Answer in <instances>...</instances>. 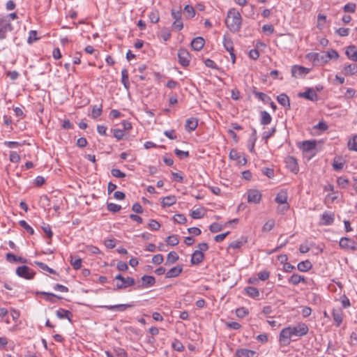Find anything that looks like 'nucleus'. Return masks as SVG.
Wrapping results in <instances>:
<instances>
[{"mask_svg":"<svg viewBox=\"0 0 357 357\" xmlns=\"http://www.w3.org/2000/svg\"><path fill=\"white\" fill-rule=\"evenodd\" d=\"M308 331L307 326L304 323L298 324L294 327H286L280 331L279 341L284 346L289 345L291 337L303 336L308 333Z\"/></svg>","mask_w":357,"mask_h":357,"instance_id":"nucleus-1","label":"nucleus"},{"mask_svg":"<svg viewBox=\"0 0 357 357\" xmlns=\"http://www.w3.org/2000/svg\"><path fill=\"white\" fill-rule=\"evenodd\" d=\"M225 23L227 28L231 32L238 31L242 23V18L239 12L236 11L234 9L229 10L227 13Z\"/></svg>","mask_w":357,"mask_h":357,"instance_id":"nucleus-2","label":"nucleus"},{"mask_svg":"<svg viewBox=\"0 0 357 357\" xmlns=\"http://www.w3.org/2000/svg\"><path fill=\"white\" fill-rule=\"evenodd\" d=\"M13 26L10 20L7 18H0V39L3 40L7 37V33L12 31Z\"/></svg>","mask_w":357,"mask_h":357,"instance_id":"nucleus-3","label":"nucleus"},{"mask_svg":"<svg viewBox=\"0 0 357 357\" xmlns=\"http://www.w3.org/2000/svg\"><path fill=\"white\" fill-rule=\"evenodd\" d=\"M311 56L313 58L314 61L319 60L320 57L321 60L324 61V62H327L328 60L331 59H337L339 57V54L336 50H331L321 56L317 53H314L312 54Z\"/></svg>","mask_w":357,"mask_h":357,"instance_id":"nucleus-4","label":"nucleus"},{"mask_svg":"<svg viewBox=\"0 0 357 357\" xmlns=\"http://www.w3.org/2000/svg\"><path fill=\"white\" fill-rule=\"evenodd\" d=\"M340 247L344 250L355 251L357 250L356 242L349 238L342 237L340 240Z\"/></svg>","mask_w":357,"mask_h":357,"instance_id":"nucleus-5","label":"nucleus"},{"mask_svg":"<svg viewBox=\"0 0 357 357\" xmlns=\"http://www.w3.org/2000/svg\"><path fill=\"white\" fill-rule=\"evenodd\" d=\"M16 274L21 278L30 280L33 278L35 273L29 267L24 265L16 269Z\"/></svg>","mask_w":357,"mask_h":357,"instance_id":"nucleus-6","label":"nucleus"},{"mask_svg":"<svg viewBox=\"0 0 357 357\" xmlns=\"http://www.w3.org/2000/svg\"><path fill=\"white\" fill-rule=\"evenodd\" d=\"M178 62L183 66H188L190 61V55L185 49H180L178 51Z\"/></svg>","mask_w":357,"mask_h":357,"instance_id":"nucleus-7","label":"nucleus"},{"mask_svg":"<svg viewBox=\"0 0 357 357\" xmlns=\"http://www.w3.org/2000/svg\"><path fill=\"white\" fill-rule=\"evenodd\" d=\"M285 164L287 169H289L291 172L294 174H297L299 168L297 160L293 156H287L285 158Z\"/></svg>","mask_w":357,"mask_h":357,"instance_id":"nucleus-8","label":"nucleus"},{"mask_svg":"<svg viewBox=\"0 0 357 357\" xmlns=\"http://www.w3.org/2000/svg\"><path fill=\"white\" fill-rule=\"evenodd\" d=\"M317 145V141L316 140H307L303 141L302 142H299L298 144V147L303 151V152H310L312 150H314Z\"/></svg>","mask_w":357,"mask_h":357,"instance_id":"nucleus-9","label":"nucleus"},{"mask_svg":"<svg viewBox=\"0 0 357 357\" xmlns=\"http://www.w3.org/2000/svg\"><path fill=\"white\" fill-rule=\"evenodd\" d=\"M310 70L301 66H294L291 68V75L294 77H299L307 75Z\"/></svg>","mask_w":357,"mask_h":357,"instance_id":"nucleus-10","label":"nucleus"},{"mask_svg":"<svg viewBox=\"0 0 357 357\" xmlns=\"http://www.w3.org/2000/svg\"><path fill=\"white\" fill-rule=\"evenodd\" d=\"M261 199V194L257 190H250L248 191V202L258 204Z\"/></svg>","mask_w":357,"mask_h":357,"instance_id":"nucleus-11","label":"nucleus"},{"mask_svg":"<svg viewBox=\"0 0 357 357\" xmlns=\"http://www.w3.org/2000/svg\"><path fill=\"white\" fill-rule=\"evenodd\" d=\"M135 281L134 278H132L131 277H127V278H123V280H121V282H117L116 286L117 289H126L128 287L132 286L135 284Z\"/></svg>","mask_w":357,"mask_h":357,"instance_id":"nucleus-12","label":"nucleus"},{"mask_svg":"<svg viewBox=\"0 0 357 357\" xmlns=\"http://www.w3.org/2000/svg\"><path fill=\"white\" fill-rule=\"evenodd\" d=\"M133 306V304H118L114 305H104L102 306V307L108 310H117L120 312H123L126 310L128 308H131Z\"/></svg>","mask_w":357,"mask_h":357,"instance_id":"nucleus-13","label":"nucleus"},{"mask_svg":"<svg viewBox=\"0 0 357 357\" xmlns=\"http://www.w3.org/2000/svg\"><path fill=\"white\" fill-rule=\"evenodd\" d=\"M205 43V40L202 37H196L191 42V47L195 51L201 50Z\"/></svg>","mask_w":357,"mask_h":357,"instance_id":"nucleus-14","label":"nucleus"},{"mask_svg":"<svg viewBox=\"0 0 357 357\" xmlns=\"http://www.w3.org/2000/svg\"><path fill=\"white\" fill-rule=\"evenodd\" d=\"M236 357H255L256 351L247 349H239L236 351Z\"/></svg>","mask_w":357,"mask_h":357,"instance_id":"nucleus-15","label":"nucleus"},{"mask_svg":"<svg viewBox=\"0 0 357 357\" xmlns=\"http://www.w3.org/2000/svg\"><path fill=\"white\" fill-rule=\"evenodd\" d=\"M299 96L312 101L317 99V94L312 89H307L305 92L300 93Z\"/></svg>","mask_w":357,"mask_h":357,"instance_id":"nucleus-16","label":"nucleus"},{"mask_svg":"<svg viewBox=\"0 0 357 357\" xmlns=\"http://www.w3.org/2000/svg\"><path fill=\"white\" fill-rule=\"evenodd\" d=\"M335 216L333 213L325 212L321 216V224L324 225H331L333 223Z\"/></svg>","mask_w":357,"mask_h":357,"instance_id":"nucleus-17","label":"nucleus"},{"mask_svg":"<svg viewBox=\"0 0 357 357\" xmlns=\"http://www.w3.org/2000/svg\"><path fill=\"white\" fill-rule=\"evenodd\" d=\"M204 258V255L202 252L199 250H195L191 257V263L197 265L201 263Z\"/></svg>","mask_w":357,"mask_h":357,"instance_id":"nucleus-18","label":"nucleus"},{"mask_svg":"<svg viewBox=\"0 0 357 357\" xmlns=\"http://www.w3.org/2000/svg\"><path fill=\"white\" fill-rule=\"evenodd\" d=\"M348 58L354 61H357V48L355 45L349 46L345 52Z\"/></svg>","mask_w":357,"mask_h":357,"instance_id":"nucleus-19","label":"nucleus"},{"mask_svg":"<svg viewBox=\"0 0 357 357\" xmlns=\"http://www.w3.org/2000/svg\"><path fill=\"white\" fill-rule=\"evenodd\" d=\"M56 316L59 319H67L70 322H71V318L73 317V314L70 311L60 308L56 312Z\"/></svg>","mask_w":357,"mask_h":357,"instance_id":"nucleus-20","label":"nucleus"},{"mask_svg":"<svg viewBox=\"0 0 357 357\" xmlns=\"http://www.w3.org/2000/svg\"><path fill=\"white\" fill-rule=\"evenodd\" d=\"M287 199H288V195H287V190H282L278 193L275 200L278 204H288Z\"/></svg>","mask_w":357,"mask_h":357,"instance_id":"nucleus-21","label":"nucleus"},{"mask_svg":"<svg viewBox=\"0 0 357 357\" xmlns=\"http://www.w3.org/2000/svg\"><path fill=\"white\" fill-rule=\"evenodd\" d=\"M37 294L44 295L45 296V300L47 301L54 303L56 302V299H62L63 298L60 296L56 295L53 293H49L45 291H38Z\"/></svg>","mask_w":357,"mask_h":357,"instance_id":"nucleus-22","label":"nucleus"},{"mask_svg":"<svg viewBox=\"0 0 357 357\" xmlns=\"http://www.w3.org/2000/svg\"><path fill=\"white\" fill-rule=\"evenodd\" d=\"M183 268L181 266H176L169 269L166 273V278H172L177 277L182 272Z\"/></svg>","mask_w":357,"mask_h":357,"instance_id":"nucleus-23","label":"nucleus"},{"mask_svg":"<svg viewBox=\"0 0 357 357\" xmlns=\"http://www.w3.org/2000/svg\"><path fill=\"white\" fill-rule=\"evenodd\" d=\"M198 126L197 120L195 118H190L186 120L185 125V130L188 132H192L196 129Z\"/></svg>","mask_w":357,"mask_h":357,"instance_id":"nucleus-24","label":"nucleus"},{"mask_svg":"<svg viewBox=\"0 0 357 357\" xmlns=\"http://www.w3.org/2000/svg\"><path fill=\"white\" fill-rule=\"evenodd\" d=\"M278 102L287 109L290 108L289 98L285 93H281L277 97Z\"/></svg>","mask_w":357,"mask_h":357,"instance_id":"nucleus-25","label":"nucleus"},{"mask_svg":"<svg viewBox=\"0 0 357 357\" xmlns=\"http://www.w3.org/2000/svg\"><path fill=\"white\" fill-rule=\"evenodd\" d=\"M142 287H150L155 284V279L153 276L151 275H144L142 278Z\"/></svg>","mask_w":357,"mask_h":357,"instance_id":"nucleus-26","label":"nucleus"},{"mask_svg":"<svg viewBox=\"0 0 357 357\" xmlns=\"http://www.w3.org/2000/svg\"><path fill=\"white\" fill-rule=\"evenodd\" d=\"M178 258H179V257L176 252L172 251V252H169L167 255V257L165 265L170 266V265L174 264L175 262H176L178 261Z\"/></svg>","mask_w":357,"mask_h":357,"instance_id":"nucleus-27","label":"nucleus"},{"mask_svg":"<svg viewBox=\"0 0 357 357\" xmlns=\"http://www.w3.org/2000/svg\"><path fill=\"white\" fill-rule=\"evenodd\" d=\"M343 71L346 75H353L357 73V64L351 63L347 65L344 67Z\"/></svg>","mask_w":357,"mask_h":357,"instance_id":"nucleus-28","label":"nucleus"},{"mask_svg":"<svg viewBox=\"0 0 357 357\" xmlns=\"http://www.w3.org/2000/svg\"><path fill=\"white\" fill-rule=\"evenodd\" d=\"M297 268L300 271L306 272L312 268V264L309 260H305L299 262Z\"/></svg>","mask_w":357,"mask_h":357,"instance_id":"nucleus-29","label":"nucleus"},{"mask_svg":"<svg viewBox=\"0 0 357 357\" xmlns=\"http://www.w3.org/2000/svg\"><path fill=\"white\" fill-rule=\"evenodd\" d=\"M342 312L340 310H333V318L337 327L340 326L342 322Z\"/></svg>","mask_w":357,"mask_h":357,"instance_id":"nucleus-30","label":"nucleus"},{"mask_svg":"<svg viewBox=\"0 0 357 357\" xmlns=\"http://www.w3.org/2000/svg\"><path fill=\"white\" fill-rule=\"evenodd\" d=\"M6 259L11 263L14 262H21L25 263L26 261L21 257H18L13 253H7L6 254Z\"/></svg>","mask_w":357,"mask_h":357,"instance_id":"nucleus-31","label":"nucleus"},{"mask_svg":"<svg viewBox=\"0 0 357 357\" xmlns=\"http://www.w3.org/2000/svg\"><path fill=\"white\" fill-rule=\"evenodd\" d=\"M176 202V199L175 196H167L163 198L162 202V206L163 207L165 206H171Z\"/></svg>","mask_w":357,"mask_h":357,"instance_id":"nucleus-32","label":"nucleus"},{"mask_svg":"<svg viewBox=\"0 0 357 357\" xmlns=\"http://www.w3.org/2000/svg\"><path fill=\"white\" fill-rule=\"evenodd\" d=\"M245 291L246 294L252 298H256L259 296V291L258 289L255 287H247L245 289Z\"/></svg>","mask_w":357,"mask_h":357,"instance_id":"nucleus-33","label":"nucleus"},{"mask_svg":"<svg viewBox=\"0 0 357 357\" xmlns=\"http://www.w3.org/2000/svg\"><path fill=\"white\" fill-rule=\"evenodd\" d=\"M4 144L8 146L10 149H15L17 148L19 146H23L24 144L29 145V143H26V141H22V142H11V141H6L4 142Z\"/></svg>","mask_w":357,"mask_h":357,"instance_id":"nucleus-34","label":"nucleus"},{"mask_svg":"<svg viewBox=\"0 0 357 357\" xmlns=\"http://www.w3.org/2000/svg\"><path fill=\"white\" fill-rule=\"evenodd\" d=\"M344 165V161L340 158H335L333 160V167L335 170H341Z\"/></svg>","mask_w":357,"mask_h":357,"instance_id":"nucleus-35","label":"nucleus"},{"mask_svg":"<svg viewBox=\"0 0 357 357\" xmlns=\"http://www.w3.org/2000/svg\"><path fill=\"white\" fill-rule=\"evenodd\" d=\"M271 116L266 111L261 112V123L264 125H268L271 121Z\"/></svg>","mask_w":357,"mask_h":357,"instance_id":"nucleus-36","label":"nucleus"},{"mask_svg":"<svg viewBox=\"0 0 357 357\" xmlns=\"http://www.w3.org/2000/svg\"><path fill=\"white\" fill-rule=\"evenodd\" d=\"M205 211L203 208H197L191 212L190 215L193 219H199L204 216Z\"/></svg>","mask_w":357,"mask_h":357,"instance_id":"nucleus-37","label":"nucleus"},{"mask_svg":"<svg viewBox=\"0 0 357 357\" xmlns=\"http://www.w3.org/2000/svg\"><path fill=\"white\" fill-rule=\"evenodd\" d=\"M223 45L226 50L229 52L234 51L233 42L231 38L224 36Z\"/></svg>","mask_w":357,"mask_h":357,"instance_id":"nucleus-38","label":"nucleus"},{"mask_svg":"<svg viewBox=\"0 0 357 357\" xmlns=\"http://www.w3.org/2000/svg\"><path fill=\"white\" fill-rule=\"evenodd\" d=\"M121 82L126 89L129 88L128 73L126 69H123L121 71Z\"/></svg>","mask_w":357,"mask_h":357,"instance_id":"nucleus-39","label":"nucleus"},{"mask_svg":"<svg viewBox=\"0 0 357 357\" xmlns=\"http://www.w3.org/2000/svg\"><path fill=\"white\" fill-rule=\"evenodd\" d=\"M348 149L351 151H357V135H353L348 141Z\"/></svg>","mask_w":357,"mask_h":357,"instance_id":"nucleus-40","label":"nucleus"},{"mask_svg":"<svg viewBox=\"0 0 357 357\" xmlns=\"http://www.w3.org/2000/svg\"><path fill=\"white\" fill-rule=\"evenodd\" d=\"M184 13L187 18H192L195 15V10L192 6L186 5L184 7Z\"/></svg>","mask_w":357,"mask_h":357,"instance_id":"nucleus-41","label":"nucleus"},{"mask_svg":"<svg viewBox=\"0 0 357 357\" xmlns=\"http://www.w3.org/2000/svg\"><path fill=\"white\" fill-rule=\"evenodd\" d=\"M70 264L73 267L74 269L78 270L82 266V259L80 258H75L73 257H70Z\"/></svg>","mask_w":357,"mask_h":357,"instance_id":"nucleus-42","label":"nucleus"},{"mask_svg":"<svg viewBox=\"0 0 357 357\" xmlns=\"http://www.w3.org/2000/svg\"><path fill=\"white\" fill-rule=\"evenodd\" d=\"M326 22V16L324 15H318L317 16V28L320 30L323 29Z\"/></svg>","mask_w":357,"mask_h":357,"instance_id":"nucleus-43","label":"nucleus"},{"mask_svg":"<svg viewBox=\"0 0 357 357\" xmlns=\"http://www.w3.org/2000/svg\"><path fill=\"white\" fill-rule=\"evenodd\" d=\"M252 93L257 98H259V100L264 102H267L270 100V97L262 92H259L254 89L252 91Z\"/></svg>","mask_w":357,"mask_h":357,"instance_id":"nucleus-44","label":"nucleus"},{"mask_svg":"<svg viewBox=\"0 0 357 357\" xmlns=\"http://www.w3.org/2000/svg\"><path fill=\"white\" fill-rule=\"evenodd\" d=\"M166 242L169 245L175 246L178 244L179 240L177 235H172L167 238Z\"/></svg>","mask_w":357,"mask_h":357,"instance_id":"nucleus-45","label":"nucleus"},{"mask_svg":"<svg viewBox=\"0 0 357 357\" xmlns=\"http://www.w3.org/2000/svg\"><path fill=\"white\" fill-rule=\"evenodd\" d=\"M102 106L98 107L97 105H94L92 107L91 110V116L93 119H96L99 117L102 114Z\"/></svg>","mask_w":357,"mask_h":357,"instance_id":"nucleus-46","label":"nucleus"},{"mask_svg":"<svg viewBox=\"0 0 357 357\" xmlns=\"http://www.w3.org/2000/svg\"><path fill=\"white\" fill-rule=\"evenodd\" d=\"M248 314H249L248 309H247L244 307H239L236 310V314L239 318H243Z\"/></svg>","mask_w":357,"mask_h":357,"instance_id":"nucleus-47","label":"nucleus"},{"mask_svg":"<svg viewBox=\"0 0 357 357\" xmlns=\"http://www.w3.org/2000/svg\"><path fill=\"white\" fill-rule=\"evenodd\" d=\"M35 263H36V264L39 268H40L43 271H47V272H49L50 273H52V274H56V271L54 269L50 268L47 264H44L43 262L36 261Z\"/></svg>","mask_w":357,"mask_h":357,"instance_id":"nucleus-48","label":"nucleus"},{"mask_svg":"<svg viewBox=\"0 0 357 357\" xmlns=\"http://www.w3.org/2000/svg\"><path fill=\"white\" fill-rule=\"evenodd\" d=\"M19 225L31 235L34 234L33 229L25 220H20Z\"/></svg>","mask_w":357,"mask_h":357,"instance_id":"nucleus-49","label":"nucleus"},{"mask_svg":"<svg viewBox=\"0 0 357 357\" xmlns=\"http://www.w3.org/2000/svg\"><path fill=\"white\" fill-rule=\"evenodd\" d=\"M149 19L152 23H157L160 20L159 12L157 10H153L149 14Z\"/></svg>","mask_w":357,"mask_h":357,"instance_id":"nucleus-50","label":"nucleus"},{"mask_svg":"<svg viewBox=\"0 0 357 357\" xmlns=\"http://www.w3.org/2000/svg\"><path fill=\"white\" fill-rule=\"evenodd\" d=\"M356 9V3H347L343 8V10L345 13H355Z\"/></svg>","mask_w":357,"mask_h":357,"instance_id":"nucleus-51","label":"nucleus"},{"mask_svg":"<svg viewBox=\"0 0 357 357\" xmlns=\"http://www.w3.org/2000/svg\"><path fill=\"white\" fill-rule=\"evenodd\" d=\"M107 210L111 212L116 213L121 209V206L114 203H108L107 206Z\"/></svg>","mask_w":357,"mask_h":357,"instance_id":"nucleus-52","label":"nucleus"},{"mask_svg":"<svg viewBox=\"0 0 357 357\" xmlns=\"http://www.w3.org/2000/svg\"><path fill=\"white\" fill-rule=\"evenodd\" d=\"M313 128L319 130L321 132H324L327 130L328 126L325 122L320 121L317 125L314 126Z\"/></svg>","mask_w":357,"mask_h":357,"instance_id":"nucleus-53","label":"nucleus"},{"mask_svg":"<svg viewBox=\"0 0 357 357\" xmlns=\"http://www.w3.org/2000/svg\"><path fill=\"white\" fill-rule=\"evenodd\" d=\"M275 226L274 220H268L264 225L263 226L262 230L264 231H271Z\"/></svg>","mask_w":357,"mask_h":357,"instance_id":"nucleus-54","label":"nucleus"},{"mask_svg":"<svg viewBox=\"0 0 357 357\" xmlns=\"http://www.w3.org/2000/svg\"><path fill=\"white\" fill-rule=\"evenodd\" d=\"M209 229L212 233H216L222 229V226L219 223L214 222L210 225Z\"/></svg>","mask_w":357,"mask_h":357,"instance_id":"nucleus-55","label":"nucleus"},{"mask_svg":"<svg viewBox=\"0 0 357 357\" xmlns=\"http://www.w3.org/2000/svg\"><path fill=\"white\" fill-rule=\"evenodd\" d=\"M9 159H10V162H14V163H17L20 160V156L17 152L12 151L10 153Z\"/></svg>","mask_w":357,"mask_h":357,"instance_id":"nucleus-56","label":"nucleus"},{"mask_svg":"<svg viewBox=\"0 0 357 357\" xmlns=\"http://www.w3.org/2000/svg\"><path fill=\"white\" fill-rule=\"evenodd\" d=\"M337 182L339 186L345 188L349 183V180L345 177L341 176L337 178Z\"/></svg>","mask_w":357,"mask_h":357,"instance_id":"nucleus-57","label":"nucleus"},{"mask_svg":"<svg viewBox=\"0 0 357 357\" xmlns=\"http://www.w3.org/2000/svg\"><path fill=\"white\" fill-rule=\"evenodd\" d=\"M149 227L152 230H158L160 227V223L155 220H150L149 222Z\"/></svg>","mask_w":357,"mask_h":357,"instance_id":"nucleus-58","label":"nucleus"},{"mask_svg":"<svg viewBox=\"0 0 357 357\" xmlns=\"http://www.w3.org/2000/svg\"><path fill=\"white\" fill-rule=\"evenodd\" d=\"M111 174H112V175L113 176L116 177V178H124V177H126V174L122 172L119 169H112L111 170Z\"/></svg>","mask_w":357,"mask_h":357,"instance_id":"nucleus-59","label":"nucleus"},{"mask_svg":"<svg viewBox=\"0 0 357 357\" xmlns=\"http://www.w3.org/2000/svg\"><path fill=\"white\" fill-rule=\"evenodd\" d=\"M164 261L163 256L160 254L155 255L152 258V262L155 264L159 265Z\"/></svg>","mask_w":357,"mask_h":357,"instance_id":"nucleus-60","label":"nucleus"},{"mask_svg":"<svg viewBox=\"0 0 357 357\" xmlns=\"http://www.w3.org/2000/svg\"><path fill=\"white\" fill-rule=\"evenodd\" d=\"M174 153L179 158H187V157L189 156V152L188 151H181V150L178 149H176L174 150Z\"/></svg>","mask_w":357,"mask_h":357,"instance_id":"nucleus-61","label":"nucleus"},{"mask_svg":"<svg viewBox=\"0 0 357 357\" xmlns=\"http://www.w3.org/2000/svg\"><path fill=\"white\" fill-rule=\"evenodd\" d=\"M174 220L179 223V224H183L186 222V218L183 214H176L174 217Z\"/></svg>","mask_w":357,"mask_h":357,"instance_id":"nucleus-62","label":"nucleus"},{"mask_svg":"<svg viewBox=\"0 0 357 357\" xmlns=\"http://www.w3.org/2000/svg\"><path fill=\"white\" fill-rule=\"evenodd\" d=\"M257 275H258V278L259 280H261L262 281H265L267 279H268V278L270 276V273L268 271H264L259 272Z\"/></svg>","mask_w":357,"mask_h":357,"instance_id":"nucleus-63","label":"nucleus"},{"mask_svg":"<svg viewBox=\"0 0 357 357\" xmlns=\"http://www.w3.org/2000/svg\"><path fill=\"white\" fill-rule=\"evenodd\" d=\"M173 29L176 31H180L183 29V24L181 20H175L172 24Z\"/></svg>","mask_w":357,"mask_h":357,"instance_id":"nucleus-64","label":"nucleus"}]
</instances>
